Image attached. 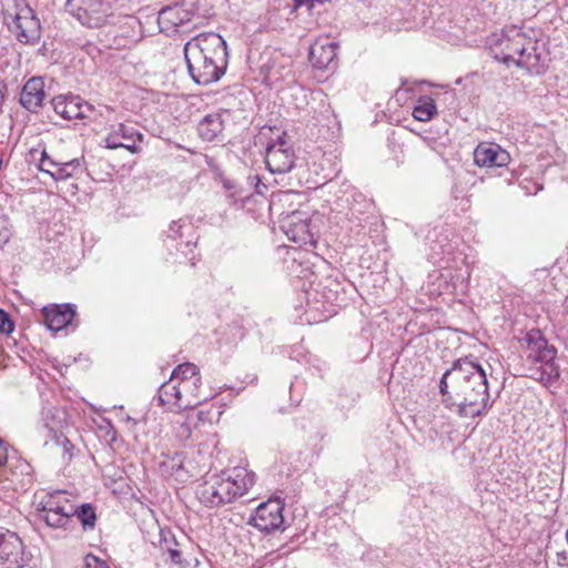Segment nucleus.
I'll return each instance as SVG.
<instances>
[{
    "mask_svg": "<svg viewBox=\"0 0 568 568\" xmlns=\"http://www.w3.org/2000/svg\"><path fill=\"white\" fill-rule=\"evenodd\" d=\"M187 72L194 83L209 85L221 80L229 65L226 41L215 32H203L184 44Z\"/></svg>",
    "mask_w": 568,
    "mask_h": 568,
    "instance_id": "1",
    "label": "nucleus"
},
{
    "mask_svg": "<svg viewBox=\"0 0 568 568\" xmlns=\"http://www.w3.org/2000/svg\"><path fill=\"white\" fill-rule=\"evenodd\" d=\"M488 45L491 57L508 67L514 64L534 74L545 72L537 40L516 26L504 29L499 34H493L488 39Z\"/></svg>",
    "mask_w": 568,
    "mask_h": 568,
    "instance_id": "2",
    "label": "nucleus"
},
{
    "mask_svg": "<svg viewBox=\"0 0 568 568\" xmlns=\"http://www.w3.org/2000/svg\"><path fill=\"white\" fill-rule=\"evenodd\" d=\"M254 485V474L245 468H234L205 478L197 488L202 504L219 507L243 496Z\"/></svg>",
    "mask_w": 568,
    "mask_h": 568,
    "instance_id": "3",
    "label": "nucleus"
},
{
    "mask_svg": "<svg viewBox=\"0 0 568 568\" xmlns=\"http://www.w3.org/2000/svg\"><path fill=\"white\" fill-rule=\"evenodd\" d=\"M481 386L484 390H488L487 375L480 365L467 357L456 359L439 381V390H447L449 387L476 390Z\"/></svg>",
    "mask_w": 568,
    "mask_h": 568,
    "instance_id": "4",
    "label": "nucleus"
},
{
    "mask_svg": "<svg viewBox=\"0 0 568 568\" xmlns=\"http://www.w3.org/2000/svg\"><path fill=\"white\" fill-rule=\"evenodd\" d=\"M65 11L88 28H101L113 16L109 0H67Z\"/></svg>",
    "mask_w": 568,
    "mask_h": 568,
    "instance_id": "5",
    "label": "nucleus"
},
{
    "mask_svg": "<svg viewBox=\"0 0 568 568\" xmlns=\"http://www.w3.org/2000/svg\"><path fill=\"white\" fill-rule=\"evenodd\" d=\"M28 560L19 535L0 527V568H23Z\"/></svg>",
    "mask_w": 568,
    "mask_h": 568,
    "instance_id": "6",
    "label": "nucleus"
},
{
    "mask_svg": "<svg viewBox=\"0 0 568 568\" xmlns=\"http://www.w3.org/2000/svg\"><path fill=\"white\" fill-rule=\"evenodd\" d=\"M283 509L284 504L280 499H268L257 506L248 524L266 534L283 529Z\"/></svg>",
    "mask_w": 568,
    "mask_h": 568,
    "instance_id": "7",
    "label": "nucleus"
},
{
    "mask_svg": "<svg viewBox=\"0 0 568 568\" xmlns=\"http://www.w3.org/2000/svg\"><path fill=\"white\" fill-rule=\"evenodd\" d=\"M11 30L22 44H36L41 38L40 21L29 6L20 8L16 13Z\"/></svg>",
    "mask_w": 568,
    "mask_h": 568,
    "instance_id": "8",
    "label": "nucleus"
},
{
    "mask_svg": "<svg viewBox=\"0 0 568 568\" xmlns=\"http://www.w3.org/2000/svg\"><path fill=\"white\" fill-rule=\"evenodd\" d=\"M294 161L295 155L292 146L283 136H278L267 144L265 163L270 172L284 174L292 170Z\"/></svg>",
    "mask_w": 568,
    "mask_h": 568,
    "instance_id": "9",
    "label": "nucleus"
},
{
    "mask_svg": "<svg viewBox=\"0 0 568 568\" xmlns=\"http://www.w3.org/2000/svg\"><path fill=\"white\" fill-rule=\"evenodd\" d=\"M195 12L185 3H174L162 8L158 16V23L161 32L166 36L174 34L192 21Z\"/></svg>",
    "mask_w": 568,
    "mask_h": 568,
    "instance_id": "10",
    "label": "nucleus"
},
{
    "mask_svg": "<svg viewBox=\"0 0 568 568\" xmlns=\"http://www.w3.org/2000/svg\"><path fill=\"white\" fill-rule=\"evenodd\" d=\"M54 112L64 120H82L90 118L95 109L92 104L84 102L80 95L60 94L51 100Z\"/></svg>",
    "mask_w": 568,
    "mask_h": 568,
    "instance_id": "11",
    "label": "nucleus"
},
{
    "mask_svg": "<svg viewBox=\"0 0 568 568\" xmlns=\"http://www.w3.org/2000/svg\"><path fill=\"white\" fill-rule=\"evenodd\" d=\"M282 229L287 237L297 244L302 245L313 242L310 219L305 213L293 212L283 221Z\"/></svg>",
    "mask_w": 568,
    "mask_h": 568,
    "instance_id": "12",
    "label": "nucleus"
},
{
    "mask_svg": "<svg viewBox=\"0 0 568 568\" xmlns=\"http://www.w3.org/2000/svg\"><path fill=\"white\" fill-rule=\"evenodd\" d=\"M528 358L542 364H551L557 355L554 346L549 345L547 339L538 329H532L526 335Z\"/></svg>",
    "mask_w": 568,
    "mask_h": 568,
    "instance_id": "13",
    "label": "nucleus"
},
{
    "mask_svg": "<svg viewBox=\"0 0 568 568\" xmlns=\"http://www.w3.org/2000/svg\"><path fill=\"white\" fill-rule=\"evenodd\" d=\"M45 99L42 77L30 78L22 87L19 102L29 112L37 113Z\"/></svg>",
    "mask_w": 568,
    "mask_h": 568,
    "instance_id": "14",
    "label": "nucleus"
},
{
    "mask_svg": "<svg viewBox=\"0 0 568 568\" xmlns=\"http://www.w3.org/2000/svg\"><path fill=\"white\" fill-rule=\"evenodd\" d=\"M142 133L138 132L134 128L120 123L104 139V145L111 150L124 148L131 153H136L138 146L135 145V140L142 141Z\"/></svg>",
    "mask_w": 568,
    "mask_h": 568,
    "instance_id": "15",
    "label": "nucleus"
},
{
    "mask_svg": "<svg viewBox=\"0 0 568 568\" xmlns=\"http://www.w3.org/2000/svg\"><path fill=\"white\" fill-rule=\"evenodd\" d=\"M510 160L509 153L495 143H480L474 151V161L478 166H505Z\"/></svg>",
    "mask_w": 568,
    "mask_h": 568,
    "instance_id": "16",
    "label": "nucleus"
},
{
    "mask_svg": "<svg viewBox=\"0 0 568 568\" xmlns=\"http://www.w3.org/2000/svg\"><path fill=\"white\" fill-rule=\"evenodd\" d=\"M43 321L52 332H59L67 327L75 316V306L72 304L45 306L42 310Z\"/></svg>",
    "mask_w": 568,
    "mask_h": 568,
    "instance_id": "17",
    "label": "nucleus"
},
{
    "mask_svg": "<svg viewBox=\"0 0 568 568\" xmlns=\"http://www.w3.org/2000/svg\"><path fill=\"white\" fill-rule=\"evenodd\" d=\"M224 115H229L227 110L206 114L197 124L200 138L206 142L223 141L224 135Z\"/></svg>",
    "mask_w": 568,
    "mask_h": 568,
    "instance_id": "18",
    "label": "nucleus"
},
{
    "mask_svg": "<svg viewBox=\"0 0 568 568\" xmlns=\"http://www.w3.org/2000/svg\"><path fill=\"white\" fill-rule=\"evenodd\" d=\"M199 383V368L192 363H184L172 371L168 384L172 385L173 390H190L200 387Z\"/></svg>",
    "mask_w": 568,
    "mask_h": 568,
    "instance_id": "19",
    "label": "nucleus"
},
{
    "mask_svg": "<svg viewBox=\"0 0 568 568\" xmlns=\"http://www.w3.org/2000/svg\"><path fill=\"white\" fill-rule=\"evenodd\" d=\"M336 50L337 44L335 42H315L310 49V62L316 69H329L336 64Z\"/></svg>",
    "mask_w": 568,
    "mask_h": 568,
    "instance_id": "20",
    "label": "nucleus"
},
{
    "mask_svg": "<svg viewBox=\"0 0 568 568\" xmlns=\"http://www.w3.org/2000/svg\"><path fill=\"white\" fill-rule=\"evenodd\" d=\"M490 399L489 393H470V398H465L458 404V412L464 417L479 416L498 397Z\"/></svg>",
    "mask_w": 568,
    "mask_h": 568,
    "instance_id": "21",
    "label": "nucleus"
},
{
    "mask_svg": "<svg viewBox=\"0 0 568 568\" xmlns=\"http://www.w3.org/2000/svg\"><path fill=\"white\" fill-rule=\"evenodd\" d=\"M37 513L70 511L69 499L62 490L45 493L36 504Z\"/></svg>",
    "mask_w": 568,
    "mask_h": 568,
    "instance_id": "22",
    "label": "nucleus"
},
{
    "mask_svg": "<svg viewBox=\"0 0 568 568\" xmlns=\"http://www.w3.org/2000/svg\"><path fill=\"white\" fill-rule=\"evenodd\" d=\"M161 468L165 474L180 480H186L189 477L182 453L175 452L173 455H166L164 460L161 462Z\"/></svg>",
    "mask_w": 568,
    "mask_h": 568,
    "instance_id": "23",
    "label": "nucleus"
},
{
    "mask_svg": "<svg viewBox=\"0 0 568 568\" xmlns=\"http://www.w3.org/2000/svg\"><path fill=\"white\" fill-rule=\"evenodd\" d=\"M160 548L170 555V559L173 564H182V552L178 549V540L171 530L160 529Z\"/></svg>",
    "mask_w": 568,
    "mask_h": 568,
    "instance_id": "24",
    "label": "nucleus"
},
{
    "mask_svg": "<svg viewBox=\"0 0 568 568\" xmlns=\"http://www.w3.org/2000/svg\"><path fill=\"white\" fill-rule=\"evenodd\" d=\"M437 114V106L435 101L428 95L418 98L416 105L413 110V116L422 122L432 120Z\"/></svg>",
    "mask_w": 568,
    "mask_h": 568,
    "instance_id": "25",
    "label": "nucleus"
},
{
    "mask_svg": "<svg viewBox=\"0 0 568 568\" xmlns=\"http://www.w3.org/2000/svg\"><path fill=\"white\" fill-rule=\"evenodd\" d=\"M70 510L73 513V516H77L80 520L83 530H92L95 526L97 514L95 509L91 504H82L79 507L74 508L70 505Z\"/></svg>",
    "mask_w": 568,
    "mask_h": 568,
    "instance_id": "26",
    "label": "nucleus"
},
{
    "mask_svg": "<svg viewBox=\"0 0 568 568\" xmlns=\"http://www.w3.org/2000/svg\"><path fill=\"white\" fill-rule=\"evenodd\" d=\"M82 170V159H72L70 161L59 163V168L55 172H51V178L54 181H65L73 178L78 172Z\"/></svg>",
    "mask_w": 568,
    "mask_h": 568,
    "instance_id": "27",
    "label": "nucleus"
},
{
    "mask_svg": "<svg viewBox=\"0 0 568 568\" xmlns=\"http://www.w3.org/2000/svg\"><path fill=\"white\" fill-rule=\"evenodd\" d=\"M2 468H3L4 475H8L10 473L13 477H17V478L19 476H21V477L26 476V477H28V483L31 481L32 467L27 460H23V459L11 460L9 458L8 463Z\"/></svg>",
    "mask_w": 568,
    "mask_h": 568,
    "instance_id": "28",
    "label": "nucleus"
},
{
    "mask_svg": "<svg viewBox=\"0 0 568 568\" xmlns=\"http://www.w3.org/2000/svg\"><path fill=\"white\" fill-rule=\"evenodd\" d=\"M38 517L43 520L49 527L52 528H63L67 526L71 517L73 516V513L64 511H45V513H37Z\"/></svg>",
    "mask_w": 568,
    "mask_h": 568,
    "instance_id": "29",
    "label": "nucleus"
},
{
    "mask_svg": "<svg viewBox=\"0 0 568 568\" xmlns=\"http://www.w3.org/2000/svg\"><path fill=\"white\" fill-rule=\"evenodd\" d=\"M182 393H156L151 404L162 407L164 410L178 413V400Z\"/></svg>",
    "mask_w": 568,
    "mask_h": 568,
    "instance_id": "30",
    "label": "nucleus"
},
{
    "mask_svg": "<svg viewBox=\"0 0 568 568\" xmlns=\"http://www.w3.org/2000/svg\"><path fill=\"white\" fill-rule=\"evenodd\" d=\"M185 230H192V226L185 222H182V220L180 221H173L170 226H169V231H168V235H166V240H165V243H166V246L168 248H170V242H174V241H178L179 237H184V231Z\"/></svg>",
    "mask_w": 568,
    "mask_h": 568,
    "instance_id": "31",
    "label": "nucleus"
},
{
    "mask_svg": "<svg viewBox=\"0 0 568 568\" xmlns=\"http://www.w3.org/2000/svg\"><path fill=\"white\" fill-rule=\"evenodd\" d=\"M59 163L60 161L51 159L45 150L40 152L38 169L41 172L51 176V172H55V170L59 168Z\"/></svg>",
    "mask_w": 568,
    "mask_h": 568,
    "instance_id": "32",
    "label": "nucleus"
},
{
    "mask_svg": "<svg viewBox=\"0 0 568 568\" xmlns=\"http://www.w3.org/2000/svg\"><path fill=\"white\" fill-rule=\"evenodd\" d=\"M83 568H110L109 564L93 554H87L83 558Z\"/></svg>",
    "mask_w": 568,
    "mask_h": 568,
    "instance_id": "33",
    "label": "nucleus"
},
{
    "mask_svg": "<svg viewBox=\"0 0 568 568\" xmlns=\"http://www.w3.org/2000/svg\"><path fill=\"white\" fill-rule=\"evenodd\" d=\"M14 329V324L10 315L0 308V333L10 334Z\"/></svg>",
    "mask_w": 568,
    "mask_h": 568,
    "instance_id": "34",
    "label": "nucleus"
},
{
    "mask_svg": "<svg viewBox=\"0 0 568 568\" xmlns=\"http://www.w3.org/2000/svg\"><path fill=\"white\" fill-rule=\"evenodd\" d=\"M53 439L55 442V444L58 446H61L63 448V452L65 454H69V456L71 457L72 456V453L71 450L74 448V446L72 445V443L68 439L67 436H64L63 434H58L57 432H54L53 434Z\"/></svg>",
    "mask_w": 568,
    "mask_h": 568,
    "instance_id": "35",
    "label": "nucleus"
},
{
    "mask_svg": "<svg viewBox=\"0 0 568 568\" xmlns=\"http://www.w3.org/2000/svg\"><path fill=\"white\" fill-rule=\"evenodd\" d=\"M11 236L10 230L8 227V217L0 216V246L6 244Z\"/></svg>",
    "mask_w": 568,
    "mask_h": 568,
    "instance_id": "36",
    "label": "nucleus"
},
{
    "mask_svg": "<svg viewBox=\"0 0 568 568\" xmlns=\"http://www.w3.org/2000/svg\"><path fill=\"white\" fill-rule=\"evenodd\" d=\"M293 3L290 4L292 7V11H295L300 8L305 7L307 12H312L315 8L317 0H292Z\"/></svg>",
    "mask_w": 568,
    "mask_h": 568,
    "instance_id": "37",
    "label": "nucleus"
},
{
    "mask_svg": "<svg viewBox=\"0 0 568 568\" xmlns=\"http://www.w3.org/2000/svg\"><path fill=\"white\" fill-rule=\"evenodd\" d=\"M175 245L176 251L181 252L185 257L187 256V252L185 248H190L193 244L192 240H183V237H179Z\"/></svg>",
    "mask_w": 568,
    "mask_h": 568,
    "instance_id": "38",
    "label": "nucleus"
},
{
    "mask_svg": "<svg viewBox=\"0 0 568 568\" xmlns=\"http://www.w3.org/2000/svg\"><path fill=\"white\" fill-rule=\"evenodd\" d=\"M185 409H192V404L190 403L189 396L185 395V393H182V395H180V400H178V413Z\"/></svg>",
    "mask_w": 568,
    "mask_h": 568,
    "instance_id": "39",
    "label": "nucleus"
},
{
    "mask_svg": "<svg viewBox=\"0 0 568 568\" xmlns=\"http://www.w3.org/2000/svg\"><path fill=\"white\" fill-rule=\"evenodd\" d=\"M284 398H288L291 402L290 407L295 406L302 402V393H280Z\"/></svg>",
    "mask_w": 568,
    "mask_h": 568,
    "instance_id": "40",
    "label": "nucleus"
},
{
    "mask_svg": "<svg viewBox=\"0 0 568 568\" xmlns=\"http://www.w3.org/2000/svg\"><path fill=\"white\" fill-rule=\"evenodd\" d=\"M9 458L7 444L0 438V467H3Z\"/></svg>",
    "mask_w": 568,
    "mask_h": 568,
    "instance_id": "41",
    "label": "nucleus"
},
{
    "mask_svg": "<svg viewBox=\"0 0 568 568\" xmlns=\"http://www.w3.org/2000/svg\"><path fill=\"white\" fill-rule=\"evenodd\" d=\"M185 395L189 396L192 408L196 407L202 402V398L197 396V393H185Z\"/></svg>",
    "mask_w": 568,
    "mask_h": 568,
    "instance_id": "42",
    "label": "nucleus"
},
{
    "mask_svg": "<svg viewBox=\"0 0 568 568\" xmlns=\"http://www.w3.org/2000/svg\"><path fill=\"white\" fill-rule=\"evenodd\" d=\"M179 437L182 438V439H186L190 437L191 435V430L189 428V426L184 425V426H181L180 429H179V433H178Z\"/></svg>",
    "mask_w": 568,
    "mask_h": 568,
    "instance_id": "43",
    "label": "nucleus"
},
{
    "mask_svg": "<svg viewBox=\"0 0 568 568\" xmlns=\"http://www.w3.org/2000/svg\"><path fill=\"white\" fill-rule=\"evenodd\" d=\"M109 430L106 432V436H110L111 440H115V430L113 427L108 423Z\"/></svg>",
    "mask_w": 568,
    "mask_h": 568,
    "instance_id": "44",
    "label": "nucleus"
},
{
    "mask_svg": "<svg viewBox=\"0 0 568 568\" xmlns=\"http://www.w3.org/2000/svg\"><path fill=\"white\" fill-rule=\"evenodd\" d=\"M468 280H469V273L467 272V276L466 277L462 276V285L464 287H467Z\"/></svg>",
    "mask_w": 568,
    "mask_h": 568,
    "instance_id": "45",
    "label": "nucleus"
},
{
    "mask_svg": "<svg viewBox=\"0 0 568 568\" xmlns=\"http://www.w3.org/2000/svg\"><path fill=\"white\" fill-rule=\"evenodd\" d=\"M558 556H559V564H560V565H564V562H562L561 560H566V559H567L566 555H564V554H558Z\"/></svg>",
    "mask_w": 568,
    "mask_h": 568,
    "instance_id": "46",
    "label": "nucleus"
},
{
    "mask_svg": "<svg viewBox=\"0 0 568 568\" xmlns=\"http://www.w3.org/2000/svg\"><path fill=\"white\" fill-rule=\"evenodd\" d=\"M39 153V151L37 149H32L30 151V155L32 156V159L34 160L36 159V154Z\"/></svg>",
    "mask_w": 568,
    "mask_h": 568,
    "instance_id": "47",
    "label": "nucleus"
},
{
    "mask_svg": "<svg viewBox=\"0 0 568 568\" xmlns=\"http://www.w3.org/2000/svg\"><path fill=\"white\" fill-rule=\"evenodd\" d=\"M288 408H290V407L281 406V407L278 408V410H280L281 413H286V412H288Z\"/></svg>",
    "mask_w": 568,
    "mask_h": 568,
    "instance_id": "48",
    "label": "nucleus"
},
{
    "mask_svg": "<svg viewBox=\"0 0 568 568\" xmlns=\"http://www.w3.org/2000/svg\"><path fill=\"white\" fill-rule=\"evenodd\" d=\"M224 186L227 187V189H232L233 187V185L229 181L224 182Z\"/></svg>",
    "mask_w": 568,
    "mask_h": 568,
    "instance_id": "49",
    "label": "nucleus"
},
{
    "mask_svg": "<svg viewBox=\"0 0 568 568\" xmlns=\"http://www.w3.org/2000/svg\"><path fill=\"white\" fill-rule=\"evenodd\" d=\"M166 385V383L161 384L158 390H162V388Z\"/></svg>",
    "mask_w": 568,
    "mask_h": 568,
    "instance_id": "50",
    "label": "nucleus"
},
{
    "mask_svg": "<svg viewBox=\"0 0 568 568\" xmlns=\"http://www.w3.org/2000/svg\"><path fill=\"white\" fill-rule=\"evenodd\" d=\"M254 379H256V376H252L250 383H253Z\"/></svg>",
    "mask_w": 568,
    "mask_h": 568,
    "instance_id": "51",
    "label": "nucleus"
}]
</instances>
